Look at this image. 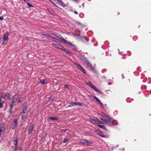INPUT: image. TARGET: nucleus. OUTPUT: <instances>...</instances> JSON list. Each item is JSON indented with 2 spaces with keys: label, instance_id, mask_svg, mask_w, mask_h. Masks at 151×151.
I'll return each mask as SVG.
<instances>
[{
  "label": "nucleus",
  "instance_id": "nucleus-52",
  "mask_svg": "<svg viewBox=\"0 0 151 151\" xmlns=\"http://www.w3.org/2000/svg\"><path fill=\"white\" fill-rule=\"evenodd\" d=\"M119 53L120 54V52H119Z\"/></svg>",
  "mask_w": 151,
  "mask_h": 151
},
{
  "label": "nucleus",
  "instance_id": "nucleus-42",
  "mask_svg": "<svg viewBox=\"0 0 151 151\" xmlns=\"http://www.w3.org/2000/svg\"><path fill=\"white\" fill-rule=\"evenodd\" d=\"M74 13L75 14H78V12L76 11H74Z\"/></svg>",
  "mask_w": 151,
  "mask_h": 151
},
{
  "label": "nucleus",
  "instance_id": "nucleus-31",
  "mask_svg": "<svg viewBox=\"0 0 151 151\" xmlns=\"http://www.w3.org/2000/svg\"><path fill=\"white\" fill-rule=\"evenodd\" d=\"M13 111V108H10V109L9 111H8V112L9 113V114H11Z\"/></svg>",
  "mask_w": 151,
  "mask_h": 151
},
{
  "label": "nucleus",
  "instance_id": "nucleus-48",
  "mask_svg": "<svg viewBox=\"0 0 151 151\" xmlns=\"http://www.w3.org/2000/svg\"><path fill=\"white\" fill-rule=\"evenodd\" d=\"M85 39L87 41H88V40H87L85 38Z\"/></svg>",
  "mask_w": 151,
  "mask_h": 151
},
{
  "label": "nucleus",
  "instance_id": "nucleus-4",
  "mask_svg": "<svg viewBox=\"0 0 151 151\" xmlns=\"http://www.w3.org/2000/svg\"><path fill=\"white\" fill-rule=\"evenodd\" d=\"M102 115L105 118V119L108 122L110 123L111 122H112V123H116L117 121L116 120H113L112 118L106 114L103 113Z\"/></svg>",
  "mask_w": 151,
  "mask_h": 151
},
{
  "label": "nucleus",
  "instance_id": "nucleus-24",
  "mask_svg": "<svg viewBox=\"0 0 151 151\" xmlns=\"http://www.w3.org/2000/svg\"><path fill=\"white\" fill-rule=\"evenodd\" d=\"M14 103L12 102V101L11 102V104L10 105V108H13L14 106Z\"/></svg>",
  "mask_w": 151,
  "mask_h": 151
},
{
  "label": "nucleus",
  "instance_id": "nucleus-41",
  "mask_svg": "<svg viewBox=\"0 0 151 151\" xmlns=\"http://www.w3.org/2000/svg\"><path fill=\"white\" fill-rule=\"evenodd\" d=\"M4 18L2 17H0V20H3Z\"/></svg>",
  "mask_w": 151,
  "mask_h": 151
},
{
  "label": "nucleus",
  "instance_id": "nucleus-47",
  "mask_svg": "<svg viewBox=\"0 0 151 151\" xmlns=\"http://www.w3.org/2000/svg\"><path fill=\"white\" fill-rule=\"evenodd\" d=\"M51 2L53 4H54V3L53 2H52V1H51Z\"/></svg>",
  "mask_w": 151,
  "mask_h": 151
},
{
  "label": "nucleus",
  "instance_id": "nucleus-9",
  "mask_svg": "<svg viewBox=\"0 0 151 151\" xmlns=\"http://www.w3.org/2000/svg\"><path fill=\"white\" fill-rule=\"evenodd\" d=\"M23 107L22 114H25L27 111V102H25L24 103Z\"/></svg>",
  "mask_w": 151,
  "mask_h": 151
},
{
  "label": "nucleus",
  "instance_id": "nucleus-18",
  "mask_svg": "<svg viewBox=\"0 0 151 151\" xmlns=\"http://www.w3.org/2000/svg\"><path fill=\"white\" fill-rule=\"evenodd\" d=\"M51 38H52V40H54V41L57 43H59V40H58L57 38H55L53 37L52 36L51 37Z\"/></svg>",
  "mask_w": 151,
  "mask_h": 151
},
{
  "label": "nucleus",
  "instance_id": "nucleus-35",
  "mask_svg": "<svg viewBox=\"0 0 151 151\" xmlns=\"http://www.w3.org/2000/svg\"><path fill=\"white\" fill-rule=\"evenodd\" d=\"M52 35H55V36H56V35H56V34H57L58 33H56L55 32H52Z\"/></svg>",
  "mask_w": 151,
  "mask_h": 151
},
{
  "label": "nucleus",
  "instance_id": "nucleus-12",
  "mask_svg": "<svg viewBox=\"0 0 151 151\" xmlns=\"http://www.w3.org/2000/svg\"><path fill=\"white\" fill-rule=\"evenodd\" d=\"M95 133L101 137H105V136L101 132L99 131H96Z\"/></svg>",
  "mask_w": 151,
  "mask_h": 151
},
{
  "label": "nucleus",
  "instance_id": "nucleus-17",
  "mask_svg": "<svg viewBox=\"0 0 151 151\" xmlns=\"http://www.w3.org/2000/svg\"><path fill=\"white\" fill-rule=\"evenodd\" d=\"M33 129V125L32 126H29L28 128V132L29 134H30L32 130Z\"/></svg>",
  "mask_w": 151,
  "mask_h": 151
},
{
  "label": "nucleus",
  "instance_id": "nucleus-21",
  "mask_svg": "<svg viewBox=\"0 0 151 151\" xmlns=\"http://www.w3.org/2000/svg\"><path fill=\"white\" fill-rule=\"evenodd\" d=\"M100 123H97V126H99L100 128H102L104 129H106L105 127L103 125H100L99 124Z\"/></svg>",
  "mask_w": 151,
  "mask_h": 151
},
{
  "label": "nucleus",
  "instance_id": "nucleus-5",
  "mask_svg": "<svg viewBox=\"0 0 151 151\" xmlns=\"http://www.w3.org/2000/svg\"><path fill=\"white\" fill-rule=\"evenodd\" d=\"M92 144L91 141H88L86 140L81 139L80 140L79 144H82L85 145H90Z\"/></svg>",
  "mask_w": 151,
  "mask_h": 151
},
{
  "label": "nucleus",
  "instance_id": "nucleus-39",
  "mask_svg": "<svg viewBox=\"0 0 151 151\" xmlns=\"http://www.w3.org/2000/svg\"><path fill=\"white\" fill-rule=\"evenodd\" d=\"M65 131H66V130H65L63 129V130H61V132L62 133H63V132H65Z\"/></svg>",
  "mask_w": 151,
  "mask_h": 151
},
{
  "label": "nucleus",
  "instance_id": "nucleus-40",
  "mask_svg": "<svg viewBox=\"0 0 151 151\" xmlns=\"http://www.w3.org/2000/svg\"><path fill=\"white\" fill-rule=\"evenodd\" d=\"M117 113V111H115L114 113V114L116 115Z\"/></svg>",
  "mask_w": 151,
  "mask_h": 151
},
{
  "label": "nucleus",
  "instance_id": "nucleus-3",
  "mask_svg": "<svg viewBox=\"0 0 151 151\" xmlns=\"http://www.w3.org/2000/svg\"><path fill=\"white\" fill-rule=\"evenodd\" d=\"M87 84L89 87H90L92 89L94 90L97 92L102 94L103 93L101 92L99 89L96 88L95 86L93 85L92 83L91 82H89L87 83Z\"/></svg>",
  "mask_w": 151,
  "mask_h": 151
},
{
  "label": "nucleus",
  "instance_id": "nucleus-45",
  "mask_svg": "<svg viewBox=\"0 0 151 151\" xmlns=\"http://www.w3.org/2000/svg\"><path fill=\"white\" fill-rule=\"evenodd\" d=\"M23 0L25 1H29V0Z\"/></svg>",
  "mask_w": 151,
  "mask_h": 151
},
{
  "label": "nucleus",
  "instance_id": "nucleus-34",
  "mask_svg": "<svg viewBox=\"0 0 151 151\" xmlns=\"http://www.w3.org/2000/svg\"><path fill=\"white\" fill-rule=\"evenodd\" d=\"M90 122H91L92 123H96V122L92 119H90Z\"/></svg>",
  "mask_w": 151,
  "mask_h": 151
},
{
  "label": "nucleus",
  "instance_id": "nucleus-7",
  "mask_svg": "<svg viewBox=\"0 0 151 151\" xmlns=\"http://www.w3.org/2000/svg\"><path fill=\"white\" fill-rule=\"evenodd\" d=\"M82 105V104L80 103H77L76 102H72L70 104V105L69 106V107H72L74 106H81Z\"/></svg>",
  "mask_w": 151,
  "mask_h": 151
},
{
  "label": "nucleus",
  "instance_id": "nucleus-19",
  "mask_svg": "<svg viewBox=\"0 0 151 151\" xmlns=\"http://www.w3.org/2000/svg\"><path fill=\"white\" fill-rule=\"evenodd\" d=\"M10 95V94L9 93H7L5 95L3 96V97L5 98H6L7 97V99H9Z\"/></svg>",
  "mask_w": 151,
  "mask_h": 151
},
{
  "label": "nucleus",
  "instance_id": "nucleus-26",
  "mask_svg": "<svg viewBox=\"0 0 151 151\" xmlns=\"http://www.w3.org/2000/svg\"><path fill=\"white\" fill-rule=\"evenodd\" d=\"M43 35H45V37L47 38H48V37H51H51H52V36H51L50 35L48 34H44Z\"/></svg>",
  "mask_w": 151,
  "mask_h": 151
},
{
  "label": "nucleus",
  "instance_id": "nucleus-6",
  "mask_svg": "<svg viewBox=\"0 0 151 151\" xmlns=\"http://www.w3.org/2000/svg\"><path fill=\"white\" fill-rule=\"evenodd\" d=\"M4 123H0V136L1 134V133L4 130ZM3 137L0 136V142L2 141Z\"/></svg>",
  "mask_w": 151,
  "mask_h": 151
},
{
  "label": "nucleus",
  "instance_id": "nucleus-27",
  "mask_svg": "<svg viewBox=\"0 0 151 151\" xmlns=\"http://www.w3.org/2000/svg\"><path fill=\"white\" fill-rule=\"evenodd\" d=\"M40 82L43 84H44L45 83V81L44 79H42L40 81Z\"/></svg>",
  "mask_w": 151,
  "mask_h": 151
},
{
  "label": "nucleus",
  "instance_id": "nucleus-15",
  "mask_svg": "<svg viewBox=\"0 0 151 151\" xmlns=\"http://www.w3.org/2000/svg\"><path fill=\"white\" fill-rule=\"evenodd\" d=\"M56 35H57L56 36L58 37L59 39H61L63 41V39H64L61 35L58 33L56 34Z\"/></svg>",
  "mask_w": 151,
  "mask_h": 151
},
{
  "label": "nucleus",
  "instance_id": "nucleus-25",
  "mask_svg": "<svg viewBox=\"0 0 151 151\" xmlns=\"http://www.w3.org/2000/svg\"><path fill=\"white\" fill-rule=\"evenodd\" d=\"M49 119L52 120H57L58 118L56 117H50L49 118Z\"/></svg>",
  "mask_w": 151,
  "mask_h": 151
},
{
  "label": "nucleus",
  "instance_id": "nucleus-38",
  "mask_svg": "<svg viewBox=\"0 0 151 151\" xmlns=\"http://www.w3.org/2000/svg\"><path fill=\"white\" fill-rule=\"evenodd\" d=\"M68 87V85H65L64 86V87L67 88Z\"/></svg>",
  "mask_w": 151,
  "mask_h": 151
},
{
  "label": "nucleus",
  "instance_id": "nucleus-44",
  "mask_svg": "<svg viewBox=\"0 0 151 151\" xmlns=\"http://www.w3.org/2000/svg\"><path fill=\"white\" fill-rule=\"evenodd\" d=\"M111 82H109L108 83V85H111Z\"/></svg>",
  "mask_w": 151,
  "mask_h": 151
},
{
  "label": "nucleus",
  "instance_id": "nucleus-28",
  "mask_svg": "<svg viewBox=\"0 0 151 151\" xmlns=\"http://www.w3.org/2000/svg\"><path fill=\"white\" fill-rule=\"evenodd\" d=\"M27 4L29 7H33V6L30 4L28 2H26Z\"/></svg>",
  "mask_w": 151,
  "mask_h": 151
},
{
  "label": "nucleus",
  "instance_id": "nucleus-2",
  "mask_svg": "<svg viewBox=\"0 0 151 151\" xmlns=\"http://www.w3.org/2000/svg\"><path fill=\"white\" fill-rule=\"evenodd\" d=\"M81 59L84 61L88 67H89L92 70H94V68L92 66V65L88 61L86 57L82 56L81 58Z\"/></svg>",
  "mask_w": 151,
  "mask_h": 151
},
{
  "label": "nucleus",
  "instance_id": "nucleus-20",
  "mask_svg": "<svg viewBox=\"0 0 151 151\" xmlns=\"http://www.w3.org/2000/svg\"><path fill=\"white\" fill-rule=\"evenodd\" d=\"M4 101L3 100H2L1 99L0 100V108L2 107L3 106V104Z\"/></svg>",
  "mask_w": 151,
  "mask_h": 151
},
{
  "label": "nucleus",
  "instance_id": "nucleus-16",
  "mask_svg": "<svg viewBox=\"0 0 151 151\" xmlns=\"http://www.w3.org/2000/svg\"><path fill=\"white\" fill-rule=\"evenodd\" d=\"M63 42L65 44H67L70 45H72V44L70 42L66 40L65 39H63Z\"/></svg>",
  "mask_w": 151,
  "mask_h": 151
},
{
  "label": "nucleus",
  "instance_id": "nucleus-43",
  "mask_svg": "<svg viewBox=\"0 0 151 151\" xmlns=\"http://www.w3.org/2000/svg\"><path fill=\"white\" fill-rule=\"evenodd\" d=\"M14 123H17V119H14Z\"/></svg>",
  "mask_w": 151,
  "mask_h": 151
},
{
  "label": "nucleus",
  "instance_id": "nucleus-49",
  "mask_svg": "<svg viewBox=\"0 0 151 151\" xmlns=\"http://www.w3.org/2000/svg\"><path fill=\"white\" fill-rule=\"evenodd\" d=\"M14 124H15L14 125H16V123H14Z\"/></svg>",
  "mask_w": 151,
  "mask_h": 151
},
{
  "label": "nucleus",
  "instance_id": "nucleus-8",
  "mask_svg": "<svg viewBox=\"0 0 151 151\" xmlns=\"http://www.w3.org/2000/svg\"><path fill=\"white\" fill-rule=\"evenodd\" d=\"M75 65H76V66L78 67V68L81 71H82L83 72V73H86V72L85 71V70L82 66H81L79 64H78L77 63H75Z\"/></svg>",
  "mask_w": 151,
  "mask_h": 151
},
{
  "label": "nucleus",
  "instance_id": "nucleus-30",
  "mask_svg": "<svg viewBox=\"0 0 151 151\" xmlns=\"http://www.w3.org/2000/svg\"><path fill=\"white\" fill-rule=\"evenodd\" d=\"M60 4H61V5L62 6H65V4L64 3L63 1H62V0H61V1H60Z\"/></svg>",
  "mask_w": 151,
  "mask_h": 151
},
{
  "label": "nucleus",
  "instance_id": "nucleus-46",
  "mask_svg": "<svg viewBox=\"0 0 151 151\" xmlns=\"http://www.w3.org/2000/svg\"><path fill=\"white\" fill-rule=\"evenodd\" d=\"M122 79H123L124 76H123L122 74Z\"/></svg>",
  "mask_w": 151,
  "mask_h": 151
},
{
  "label": "nucleus",
  "instance_id": "nucleus-50",
  "mask_svg": "<svg viewBox=\"0 0 151 151\" xmlns=\"http://www.w3.org/2000/svg\"><path fill=\"white\" fill-rule=\"evenodd\" d=\"M84 3H83V6H84Z\"/></svg>",
  "mask_w": 151,
  "mask_h": 151
},
{
  "label": "nucleus",
  "instance_id": "nucleus-51",
  "mask_svg": "<svg viewBox=\"0 0 151 151\" xmlns=\"http://www.w3.org/2000/svg\"><path fill=\"white\" fill-rule=\"evenodd\" d=\"M79 7H81V6H80Z\"/></svg>",
  "mask_w": 151,
  "mask_h": 151
},
{
  "label": "nucleus",
  "instance_id": "nucleus-37",
  "mask_svg": "<svg viewBox=\"0 0 151 151\" xmlns=\"http://www.w3.org/2000/svg\"><path fill=\"white\" fill-rule=\"evenodd\" d=\"M60 1H61V0H56L55 2H56L57 3H60Z\"/></svg>",
  "mask_w": 151,
  "mask_h": 151
},
{
  "label": "nucleus",
  "instance_id": "nucleus-1",
  "mask_svg": "<svg viewBox=\"0 0 151 151\" xmlns=\"http://www.w3.org/2000/svg\"><path fill=\"white\" fill-rule=\"evenodd\" d=\"M8 35V33L6 32L4 35L3 37L0 39V42L4 45H6L9 40Z\"/></svg>",
  "mask_w": 151,
  "mask_h": 151
},
{
  "label": "nucleus",
  "instance_id": "nucleus-13",
  "mask_svg": "<svg viewBox=\"0 0 151 151\" xmlns=\"http://www.w3.org/2000/svg\"><path fill=\"white\" fill-rule=\"evenodd\" d=\"M93 98L94 99H95L96 101L97 102H98V103H99L101 105V106L103 107V104H102L101 102V101H100V100L96 96H93Z\"/></svg>",
  "mask_w": 151,
  "mask_h": 151
},
{
  "label": "nucleus",
  "instance_id": "nucleus-10",
  "mask_svg": "<svg viewBox=\"0 0 151 151\" xmlns=\"http://www.w3.org/2000/svg\"><path fill=\"white\" fill-rule=\"evenodd\" d=\"M18 140V138H15L13 142L14 144L15 145L14 150H15V151H16L17 150Z\"/></svg>",
  "mask_w": 151,
  "mask_h": 151
},
{
  "label": "nucleus",
  "instance_id": "nucleus-32",
  "mask_svg": "<svg viewBox=\"0 0 151 151\" xmlns=\"http://www.w3.org/2000/svg\"><path fill=\"white\" fill-rule=\"evenodd\" d=\"M79 16L81 18H83L84 17V14L83 13H81L79 14Z\"/></svg>",
  "mask_w": 151,
  "mask_h": 151
},
{
  "label": "nucleus",
  "instance_id": "nucleus-11",
  "mask_svg": "<svg viewBox=\"0 0 151 151\" xmlns=\"http://www.w3.org/2000/svg\"><path fill=\"white\" fill-rule=\"evenodd\" d=\"M19 98V95L17 94H16L14 96L13 98L12 99V102L14 103L15 102H16L17 100Z\"/></svg>",
  "mask_w": 151,
  "mask_h": 151
},
{
  "label": "nucleus",
  "instance_id": "nucleus-33",
  "mask_svg": "<svg viewBox=\"0 0 151 151\" xmlns=\"http://www.w3.org/2000/svg\"><path fill=\"white\" fill-rule=\"evenodd\" d=\"M68 141V139L67 138H65L64 139V140L63 141V142L64 143H66Z\"/></svg>",
  "mask_w": 151,
  "mask_h": 151
},
{
  "label": "nucleus",
  "instance_id": "nucleus-22",
  "mask_svg": "<svg viewBox=\"0 0 151 151\" xmlns=\"http://www.w3.org/2000/svg\"><path fill=\"white\" fill-rule=\"evenodd\" d=\"M59 49H61L62 50L64 51V52H65L66 49L64 47L61 45V46H60V47Z\"/></svg>",
  "mask_w": 151,
  "mask_h": 151
},
{
  "label": "nucleus",
  "instance_id": "nucleus-36",
  "mask_svg": "<svg viewBox=\"0 0 151 151\" xmlns=\"http://www.w3.org/2000/svg\"><path fill=\"white\" fill-rule=\"evenodd\" d=\"M65 52H66L67 54H70V52L67 50L66 49V50L65 51Z\"/></svg>",
  "mask_w": 151,
  "mask_h": 151
},
{
  "label": "nucleus",
  "instance_id": "nucleus-14",
  "mask_svg": "<svg viewBox=\"0 0 151 151\" xmlns=\"http://www.w3.org/2000/svg\"><path fill=\"white\" fill-rule=\"evenodd\" d=\"M52 46L58 48L59 49L60 47V46H61V45L59 44L54 43H52Z\"/></svg>",
  "mask_w": 151,
  "mask_h": 151
},
{
  "label": "nucleus",
  "instance_id": "nucleus-23",
  "mask_svg": "<svg viewBox=\"0 0 151 151\" xmlns=\"http://www.w3.org/2000/svg\"><path fill=\"white\" fill-rule=\"evenodd\" d=\"M23 101V98L22 97L21 98H19V101H18V103H21Z\"/></svg>",
  "mask_w": 151,
  "mask_h": 151
},
{
  "label": "nucleus",
  "instance_id": "nucleus-29",
  "mask_svg": "<svg viewBox=\"0 0 151 151\" xmlns=\"http://www.w3.org/2000/svg\"><path fill=\"white\" fill-rule=\"evenodd\" d=\"M47 10L51 13H52L53 12V10L50 9L48 8Z\"/></svg>",
  "mask_w": 151,
  "mask_h": 151
}]
</instances>
